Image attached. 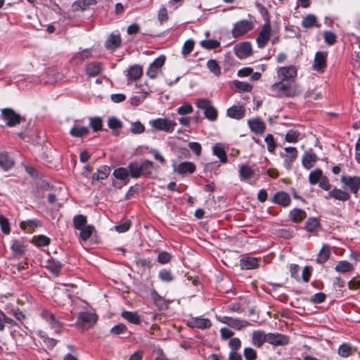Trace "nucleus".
<instances>
[{
	"mask_svg": "<svg viewBox=\"0 0 360 360\" xmlns=\"http://www.w3.org/2000/svg\"><path fill=\"white\" fill-rule=\"evenodd\" d=\"M271 93L278 97H293L301 93L300 86L292 82L284 83L283 81L271 86Z\"/></svg>",
	"mask_w": 360,
	"mask_h": 360,
	"instance_id": "1",
	"label": "nucleus"
},
{
	"mask_svg": "<svg viewBox=\"0 0 360 360\" xmlns=\"http://www.w3.org/2000/svg\"><path fill=\"white\" fill-rule=\"evenodd\" d=\"M129 169L133 178H139L141 176H151L153 171L156 172L158 167L149 160H143L141 162H135L130 163Z\"/></svg>",
	"mask_w": 360,
	"mask_h": 360,
	"instance_id": "2",
	"label": "nucleus"
},
{
	"mask_svg": "<svg viewBox=\"0 0 360 360\" xmlns=\"http://www.w3.org/2000/svg\"><path fill=\"white\" fill-rule=\"evenodd\" d=\"M274 32L272 30L269 21L267 20L262 25V29L256 39L258 47L261 49L265 47L269 40H271L272 44L278 42V38L277 37H274Z\"/></svg>",
	"mask_w": 360,
	"mask_h": 360,
	"instance_id": "3",
	"label": "nucleus"
},
{
	"mask_svg": "<svg viewBox=\"0 0 360 360\" xmlns=\"http://www.w3.org/2000/svg\"><path fill=\"white\" fill-rule=\"evenodd\" d=\"M196 106L204 111V115L210 121L217 118V110L208 99L201 98L196 101Z\"/></svg>",
	"mask_w": 360,
	"mask_h": 360,
	"instance_id": "4",
	"label": "nucleus"
},
{
	"mask_svg": "<svg viewBox=\"0 0 360 360\" xmlns=\"http://www.w3.org/2000/svg\"><path fill=\"white\" fill-rule=\"evenodd\" d=\"M97 315L94 313L84 311L78 314L77 325L82 329L92 327L97 321Z\"/></svg>",
	"mask_w": 360,
	"mask_h": 360,
	"instance_id": "5",
	"label": "nucleus"
},
{
	"mask_svg": "<svg viewBox=\"0 0 360 360\" xmlns=\"http://www.w3.org/2000/svg\"><path fill=\"white\" fill-rule=\"evenodd\" d=\"M1 116L8 127H14L20 123L22 117L11 108L1 110Z\"/></svg>",
	"mask_w": 360,
	"mask_h": 360,
	"instance_id": "6",
	"label": "nucleus"
},
{
	"mask_svg": "<svg viewBox=\"0 0 360 360\" xmlns=\"http://www.w3.org/2000/svg\"><path fill=\"white\" fill-rule=\"evenodd\" d=\"M151 126L156 129L172 132L174 129L176 123L174 121L169 120L163 118H158L150 122Z\"/></svg>",
	"mask_w": 360,
	"mask_h": 360,
	"instance_id": "7",
	"label": "nucleus"
},
{
	"mask_svg": "<svg viewBox=\"0 0 360 360\" xmlns=\"http://www.w3.org/2000/svg\"><path fill=\"white\" fill-rule=\"evenodd\" d=\"M252 28V25L250 21L243 20L235 24L232 33L235 37H239L246 34Z\"/></svg>",
	"mask_w": 360,
	"mask_h": 360,
	"instance_id": "8",
	"label": "nucleus"
},
{
	"mask_svg": "<svg viewBox=\"0 0 360 360\" xmlns=\"http://www.w3.org/2000/svg\"><path fill=\"white\" fill-rule=\"evenodd\" d=\"M297 75V69L293 65L282 67L278 69L277 76L283 82L293 79Z\"/></svg>",
	"mask_w": 360,
	"mask_h": 360,
	"instance_id": "9",
	"label": "nucleus"
},
{
	"mask_svg": "<svg viewBox=\"0 0 360 360\" xmlns=\"http://www.w3.org/2000/svg\"><path fill=\"white\" fill-rule=\"evenodd\" d=\"M341 182L345 186L348 187L352 193L356 194L360 188V177L354 176H342Z\"/></svg>",
	"mask_w": 360,
	"mask_h": 360,
	"instance_id": "10",
	"label": "nucleus"
},
{
	"mask_svg": "<svg viewBox=\"0 0 360 360\" xmlns=\"http://www.w3.org/2000/svg\"><path fill=\"white\" fill-rule=\"evenodd\" d=\"M165 61V57L161 56L156 58L150 65L147 70V75L151 78H155L158 73L160 72L162 66L164 65Z\"/></svg>",
	"mask_w": 360,
	"mask_h": 360,
	"instance_id": "11",
	"label": "nucleus"
},
{
	"mask_svg": "<svg viewBox=\"0 0 360 360\" xmlns=\"http://www.w3.org/2000/svg\"><path fill=\"white\" fill-rule=\"evenodd\" d=\"M285 154H281V157L284 159V167L287 169L291 168L292 162H293L297 158V150L295 147H286L284 149Z\"/></svg>",
	"mask_w": 360,
	"mask_h": 360,
	"instance_id": "12",
	"label": "nucleus"
},
{
	"mask_svg": "<svg viewBox=\"0 0 360 360\" xmlns=\"http://www.w3.org/2000/svg\"><path fill=\"white\" fill-rule=\"evenodd\" d=\"M219 321L236 330H240L241 328L250 325L247 321L234 319L229 316H224L221 318Z\"/></svg>",
	"mask_w": 360,
	"mask_h": 360,
	"instance_id": "13",
	"label": "nucleus"
},
{
	"mask_svg": "<svg viewBox=\"0 0 360 360\" xmlns=\"http://www.w3.org/2000/svg\"><path fill=\"white\" fill-rule=\"evenodd\" d=\"M41 316L50 324L51 328H53L56 333L60 332L61 324L60 321L56 319L53 313L43 309L41 311Z\"/></svg>",
	"mask_w": 360,
	"mask_h": 360,
	"instance_id": "14",
	"label": "nucleus"
},
{
	"mask_svg": "<svg viewBox=\"0 0 360 360\" xmlns=\"http://www.w3.org/2000/svg\"><path fill=\"white\" fill-rule=\"evenodd\" d=\"M188 326L191 328L207 329L211 327L212 323L209 319L194 317L188 321Z\"/></svg>",
	"mask_w": 360,
	"mask_h": 360,
	"instance_id": "15",
	"label": "nucleus"
},
{
	"mask_svg": "<svg viewBox=\"0 0 360 360\" xmlns=\"http://www.w3.org/2000/svg\"><path fill=\"white\" fill-rule=\"evenodd\" d=\"M326 52L319 51L315 54L313 68L316 71H323L326 66Z\"/></svg>",
	"mask_w": 360,
	"mask_h": 360,
	"instance_id": "16",
	"label": "nucleus"
},
{
	"mask_svg": "<svg viewBox=\"0 0 360 360\" xmlns=\"http://www.w3.org/2000/svg\"><path fill=\"white\" fill-rule=\"evenodd\" d=\"M266 342L274 345H284L288 343V336L281 334H267Z\"/></svg>",
	"mask_w": 360,
	"mask_h": 360,
	"instance_id": "17",
	"label": "nucleus"
},
{
	"mask_svg": "<svg viewBox=\"0 0 360 360\" xmlns=\"http://www.w3.org/2000/svg\"><path fill=\"white\" fill-rule=\"evenodd\" d=\"M236 56L240 58H244L251 54L252 47L249 42L240 43L235 46Z\"/></svg>",
	"mask_w": 360,
	"mask_h": 360,
	"instance_id": "18",
	"label": "nucleus"
},
{
	"mask_svg": "<svg viewBox=\"0 0 360 360\" xmlns=\"http://www.w3.org/2000/svg\"><path fill=\"white\" fill-rule=\"evenodd\" d=\"M251 131L257 134H262L265 129V124L260 118L251 119L248 121Z\"/></svg>",
	"mask_w": 360,
	"mask_h": 360,
	"instance_id": "19",
	"label": "nucleus"
},
{
	"mask_svg": "<svg viewBox=\"0 0 360 360\" xmlns=\"http://www.w3.org/2000/svg\"><path fill=\"white\" fill-rule=\"evenodd\" d=\"M316 155L311 152H305L302 158V163L304 168L309 169L314 167L316 162Z\"/></svg>",
	"mask_w": 360,
	"mask_h": 360,
	"instance_id": "20",
	"label": "nucleus"
},
{
	"mask_svg": "<svg viewBox=\"0 0 360 360\" xmlns=\"http://www.w3.org/2000/svg\"><path fill=\"white\" fill-rule=\"evenodd\" d=\"M274 202L283 207H287L290 203V198L286 192L280 191L274 195Z\"/></svg>",
	"mask_w": 360,
	"mask_h": 360,
	"instance_id": "21",
	"label": "nucleus"
},
{
	"mask_svg": "<svg viewBox=\"0 0 360 360\" xmlns=\"http://www.w3.org/2000/svg\"><path fill=\"white\" fill-rule=\"evenodd\" d=\"M227 115L231 118L240 120L245 115V108L243 106H232L227 110Z\"/></svg>",
	"mask_w": 360,
	"mask_h": 360,
	"instance_id": "22",
	"label": "nucleus"
},
{
	"mask_svg": "<svg viewBox=\"0 0 360 360\" xmlns=\"http://www.w3.org/2000/svg\"><path fill=\"white\" fill-rule=\"evenodd\" d=\"M102 70V64L99 62H91L87 64L86 72L90 77H95Z\"/></svg>",
	"mask_w": 360,
	"mask_h": 360,
	"instance_id": "23",
	"label": "nucleus"
},
{
	"mask_svg": "<svg viewBox=\"0 0 360 360\" xmlns=\"http://www.w3.org/2000/svg\"><path fill=\"white\" fill-rule=\"evenodd\" d=\"M121 39L119 34H110L105 41V46L108 49L115 50L120 46Z\"/></svg>",
	"mask_w": 360,
	"mask_h": 360,
	"instance_id": "24",
	"label": "nucleus"
},
{
	"mask_svg": "<svg viewBox=\"0 0 360 360\" xmlns=\"http://www.w3.org/2000/svg\"><path fill=\"white\" fill-rule=\"evenodd\" d=\"M14 165V162L11 158L7 152L0 153V167L4 170L11 169Z\"/></svg>",
	"mask_w": 360,
	"mask_h": 360,
	"instance_id": "25",
	"label": "nucleus"
},
{
	"mask_svg": "<svg viewBox=\"0 0 360 360\" xmlns=\"http://www.w3.org/2000/svg\"><path fill=\"white\" fill-rule=\"evenodd\" d=\"M333 198L338 200L346 201L349 198V194L340 189L334 188L329 192L327 198Z\"/></svg>",
	"mask_w": 360,
	"mask_h": 360,
	"instance_id": "26",
	"label": "nucleus"
},
{
	"mask_svg": "<svg viewBox=\"0 0 360 360\" xmlns=\"http://www.w3.org/2000/svg\"><path fill=\"white\" fill-rule=\"evenodd\" d=\"M142 68L141 66L136 65L129 68L127 71V78L130 81L137 80L142 75Z\"/></svg>",
	"mask_w": 360,
	"mask_h": 360,
	"instance_id": "27",
	"label": "nucleus"
},
{
	"mask_svg": "<svg viewBox=\"0 0 360 360\" xmlns=\"http://www.w3.org/2000/svg\"><path fill=\"white\" fill-rule=\"evenodd\" d=\"M195 169V165L191 162H184L174 169L179 174L193 173Z\"/></svg>",
	"mask_w": 360,
	"mask_h": 360,
	"instance_id": "28",
	"label": "nucleus"
},
{
	"mask_svg": "<svg viewBox=\"0 0 360 360\" xmlns=\"http://www.w3.org/2000/svg\"><path fill=\"white\" fill-rule=\"evenodd\" d=\"M95 4L94 0H77L72 4L73 11H84L90 5Z\"/></svg>",
	"mask_w": 360,
	"mask_h": 360,
	"instance_id": "29",
	"label": "nucleus"
},
{
	"mask_svg": "<svg viewBox=\"0 0 360 360\" xmlns=\"http://www.w3.org/2000/svg\"><path fill=\"white\" fill-rule=\"evenodd\" d=\"M267 335L262 331L257 330L252 333V343L257 347H260L264 342H266Z\"/></svg>",
	"mask_w": 360,
	"mask_h": 360,
	"instance_id": "30",
	"label": "nucleus"
},
{
	"mask_svg": "<svg viewBox=\"0 0 360 360\" xmlns=\"http://www.w3.org/2000/svg\"><path fill=\"white\" fill-rule=\"evenodd\" d=\"M89 132L87 127L75 124L70 129V134L74 137H82Z\"/></svg>",
	"mask_w": 360,
	"mask_h": 360,
	"instance_id": "31",
	"label": "nucleus"
},
{
	"mask_svg": "<svg viewBox=\"0 0 360 360\" xmlns=\"http://www.w3.org/2000/svg\"><path fill=\"white\" fill-rule=\"evenodd\" d=\"M122 316L128 322L133 324H139L141 322L140 317L136 312L125 311L122 313Z\"/></svg>",
	"mask_w": 360,
	"mask_h": 360,
	"instance_id": "32",
	"label": "nucleus"
},
{
	"mask_svg": "<svg viewBox=\"0 0 360 360\" xmlns=\"http://www.w3.org/2000/svg\"><path fill=\"white\" fill-rule=\"evenodd\" d=\"M240 266L244 269H251L258 266V261L254 257H247L240 260Z\"/></svg>",
	"mask_w": 360,
	"mask_h": 360,
	"instance_id": "33",
	"label": "nucleus"
},
{
	"mask_svg": "<svg viewBox=\"0 0 360 360\" xmlns=\"http://www.w3.org/2000/svg\"><path fill=\"white\" fill-rule=\"evenodd\" d=\"M302 25L305 28H311L314 26L319 27L317 24L316 17L312 14H309L303 18Z\"/></svg>",
	"mask_w": 360,
	"mask_h": 360,
	"instance_id": "34",
	"label": "nucleus"
},
{
	"mask_svg": "<svg viewBox=\"0 0 360 360\" xmlns=\"http://www.w3.org/2000/svg\"><path fill=\"white\" fill-rule=\"evenodd\" d=\"M306 216V212L301 209H294L290 212V219L296 223L302 221Z\"/></svg>",
	"mask_w": 360,
	"mask_h": 360,
	"instance_id": "35",
	"label": "nucleus"
},
{
	"mask_svg": "<svg viewBox=\"0 0 360 360\" xmlns=\"http://www.w3.org/2000/svg\"><path fill=\"white\" fill-rule=\"evenodd\" d=\"M335 269L338 272L347 273L352 271L354 269L353 266L347 261H340L335 266Z\"/></svg>",
	"mask_w": 360,
	"mask_h": 360,
	"instance_id": "36",
	"label": "nucleus"
},
{
	"mask_svg": "<svg viewBox=\"0 0 360 360\" xmlns=\"http://www.w3.org/2000/svg\"><path fill=\"white\" fill-rule=\"evenodd\" d=\"M73 225L75 229L77 230L86 226V217L82 214L75 215L73 218Z\"/></svg>",
	"mask_w": 360,
	"mask_h": 360,
	"instance_id": "37",
	"label": "nucleus"
},
{
	"mask_svg": "<svg viewBox=\"0 0 360 360\" xmlns=\"http://www.w3.org/2000/svg\"><path fill=\"white\" fill-rule=\"evenodd\" d=\"M94 230L95 228L92 225H87L86 226L83 227L82 229L79 230L80 231V238L84 241L87 240L91 237Z\"/></svg>",
	"mask_w": 360,
	"mask_h": 360,
	"instance_id": "38",
	"label": "nucleus"
},
{
	"mask_svg": "<svg viewBox=\"0 0 360 360\" xmlns=\"http://www.w3.org/2000/svg\"><path fill=\"white\" fill-rule=\"evenodd\" d=\"M253 170L247 165H242L239 169V176L241 181L250 179L253 175Z\"/></svg>",
	"mask_w": 360,
	"mask_h": 360,
	"instance_id": "39",
	"label": "nucleus"
},
{
	"mask_svg": "<svg viewBox=\"0 0 360 360\" xmlns=\"http://www.w3.org/2000/svg\"><path fill=\"white\" fill-rule=\"evenodd\" d=\"M329 256L330 247L328 245H323L319 253L317 262L319 263H324L328 259Z\"/></svg>",
	"mask_w": 360,
	"mask_h": 360,
	"instance_id": "40",
	"label": "nucleus"
},
{
	"mask_svg": "<svg viewBox=\"0 0 360 360\" xmlns=\"http://www.w3.org/2000/svg\"><path fill=\"white\" fill-rule=\"evenodd\" d=\"M207 67L216 76H219L221 74V68L215 60H209L207 63Z\"/></svg>",
	"mask_w": 360,
	"mask_h": 360,
	"instance_id": "41",
	"label": "nucleus"
},
{
	"mask_svg": "<svg viewBox=\"0 0 360 360\" xmlns=\"http://www.w3.org/2000/svg\"><path fill=\"white\" fill-rule=\"evenodd\" d=\"M113 176L122 181H125L129 176V172L126 168L120 167L114 170Z\"/></svg>",
	"mask_w": 360,
	"mask_h": 360,
	"instance_id": "42",
	"label": "nucleus"
},
{
	"mask_svg": "<svg viewBox=\"0 0 360 360\" xmlns=\"http://www.w3.org/2000/svg\"><path fill=\"white\" fill-rule=\"evenodd\" d=\"M20 228L25 230L28 228V231H31L34 227L40 226V222L37 219H32L27 221H22L20 224Z\"/></svg>",
	"mask_w": 360,
	"mask_h": 360,
	"instance_id": "43",
	"label": "nucleus"
},
{
	"mask_svg": "<svg viewBox=\"0 0 360 360\" xmlns=\"http://www.w3.org/2000/svg\"><path fill=\"white\" fill-rule=\"evenodd\" d=\"M321 179L322 171L320 169H316L309 175V181L312 185L317 184Z\"/></svg>",
	"mask_w": 360,
	"mask_h": 360,
	"instance_id": "44",
	"label": "nucleus"
},
{
	"mask_svg": "<svg viewBox=\"0 0 360 360\" xmlns=\"http://www.w3.org/2000/svg\"><path fill=\"white\" fill-rule=\"evenodd\" d=\"M212 151H213V154L214 155L217 156L222 163H224L226 162V160H227L226 155L224 150L221 147L218 146H214L212 147Z\"/></svg>",
	"mask_w": 360,
	"mask_h": 360,
	"instance_id": "45",
	"label": "nucleus"
},
{
	"mask_svg": "<svg viewBox=\"0 0 360 360\" xmlns=\"http://www.w3.org/2000/svg\"><path fill=\"white\" fill-rule=\"evenodd\" d=\"M300 133L297 130H289L286 134L285 139L289 143H295L298 141Z\"/></svg>",
	"mask_w": 360,
	"mask_h": 360,
	"instance_id": "46",
	"label": "nucleus"
},
{
	"mask_svg": "<svg viewBox=\"0 0 360 360\" xmlns=\"http://www.w3.org/2000/svg\"><path fill=\"white\" fill-rule=\"evenodd\" d=\"M33 243L37 246H46L50 243V239L43 235L35 236L32 239Z\"/></svg>",
	"mask_w": 360,
	"mask_h": 360,
	"instance_id": "47",
	"label": "nucleus"
},
{
	"mask_svg": "<svg viewBox=\"0 0 360 360\" xmlns=\"http://www.w3.org/2000/svg\"><path fill=\"white\" fill-rule=\"evenodd\" d=\"M0 226L4 234H9L11 232L10 224L7 218L0 214Z\"/></svg>",
	"mask_w": 360,
	"mask_h": 360,
	"instance_id": "48",
	"label": "nucleus"
},
{
	"mask_svg": "<svg viewBox=\"0 0 360 360\" xmlns=\"http://www.w3.org/2000/svg\"><path fill=\"white\" fill-rule=\"evenodd\" d=\"M200 44L206 49H214L219 46V42L213 39L202 40Z\"/></svg>",
	"mask_w": 360,
	"mask_h": 360,
	"instance_id": "49",
	"label": "nucleus"
},
{
	"mask_svg": "<svg viewBox=\"0 0 360 360\" xmlns=\"http://www.w3.org/2000/svg\"><path fill=\"white\" fill-rule=\"evenodd\" d=\"M353 349L348 344L342 345L338 349V354L342 357H347L352 353Z\"/></svg>",
	"mask_w": 360,
	"mask_h": 360,
	"instance_id": "50",
	"label": "nucleus"
},
{
	"mask_svg": "<svg viewBox=\"0 0 360 360\" xmlns=\"http://www.w3.org/2000/svg\"><path fill=\"white\" fill-rule=\"evenodd\" d=\"M110 172V168L108 166H101L97 170V179H101V180L105 179L108 176Z\"/></svg>",
	"mask_w": 360,
	"mask_h": 360,
	"instance_id": "51",
	"label": "nucleus"
},
{
	"mask_svg": "<svg viewBox=\"0 0 360 360\" xmlns=\"http://www.w3.org/2000/svg\"><path fill=\"white\" fill-rule=\"evenodd\" d=\"M193 110V106L191 103H185L177 109L178 114L181 115L191 113Z\"/></svg>",
	"mask_w": 360,
	"mask_h": 360,
	"instance_id": "52",
	"label": "nucleus"
},
{
	"mask_svg": "<svg viewBox=\"0 0 360 360\" xmlns=\"http://www.w3.org/2000/svg\"><path fill=\"white\" fill-rule=\"evenodd\" d=\"M319 225V222L316 218H310L306 222V229L309 232H313Z\"/></svg>",
	"mask_w": 360,
	"mask_h": 360,
	"instance_id": "53",
	"label": "nucleus"
},
{
	"mask_svg": "<svg viewBox=\"0 0 360 360\" xmlns=\"http://www.w3.org/2000/svg\"><path fill=\"white\" fill-rule=\"evenodd\" d=\"M11 248L15 253L18 255H22L25 250L24 245L18 240L13 241Z\"/></svg>",
	"mask_w": 360,
	"mask_h": 360,
	"instance_id": "54",
	"label": "nucleus"
},
{
	"mask_svg": "<svg viewBox=\"0 0 360 360\" xmlns=\"http://www.w3.org/2000/svg\"><path fill=\"white\" fill-rule=\"evenodd\" d=\"M126 331L127 326L123 323H120L112 327L110 330V333L114 335H119L125 333Z\"/></svg>",
	"mask_w": 360,
	"mask_h": 360,
	"instance_id": "55",
	"label": "nucleus"
},
{
	"mask_svg": "<svg viewBox=\"0 0 360 360\" xmlns=\"http://www.w3.org/2000/svg\"><path fill=\"white\" fill-rule=\"evenodd\" d=\"M325 42L329 45H333L336 41L335 34L330 31H326L323 33Z\"/></svg>",
	"mask_w": 360,
	"mask_h": 360,
	"instance_id": "56",
	"label": "nucleus"
},
{
	"mask_svg": "<svg viewBox=\"0 0 360 360\" xmlns=\"http://www.w3.org/2000/svg\"><path fill=\"white\" fill-rule=\"evenodd\" d=\"M171 258H172V255H170V253H169L166 251H162L158 254V261L160 264H166L169 262Z\"/></svg>",
	"mask_w": 360,
	"mask_h": 360,
	"instance_id": "57",
	"label": "nucleus"
},
{
	"mask_svg": "<svg viewBox=\"0 0 360 360\" xmlns=\"http://www.w3.org/2000/svg\"><path fill=\"white\" fill-rule=\"evenodd\" d=\"M194 43L192 40H187L182 48L181 53L184 56L189 54L193 49Z\"/></svg>",
	"mask_w": 360,
	"mask_h": 360,
	"instance_id": "58",
	"label": "nucleus"
},
{
	"mask_svg": "<svg viewBox=\"0 0 360 360\" xmlns=\"http://www.w3.org/2000/svg\"><path fill=\"white\" fill-rule=\"evenodd\" d=\"M131 226V221L129 220L124 221L122 224L116 225L115 230L118 233H124L127 231Z\"/></svg>",
	"mask_w": 360,
	"mask_h": 360,
	"instance_id": "59",
	"label": "nucleus"
},
{
	"mask_svg": "<svg viewBox=\"0 0 360 360\" xmlns=\"http://www.w3.org/2000/svg\"><path fill=\"white\" fill-rule=\"evenodd\" d=\"M47 267L50 269L53 273L58 274L60 269L61 264L58 261H49Z\"/></svg>",
	"mask_w": 360,
	"mask_h": 360,
	"instance_id": "60",
	"label": "nucleus"
},
{
	"mask_svg": "<svg viewBox=\"0 0 360 360\" xmlns=\"http://www.w3.org/2000/svg\"><path fill=\"white\" fill-rule=\"evenodd\" d=\"M90 125L96 131L101 130L102 128V120L99 117L91 118L90 120Z\"/></svg>",
	"mask_w": 360,
	"mask_h": 360,
	"instance_id": "61",
	"label": "nucleus"
},
{
	"mask_svg": "<svg viewBox=\"0 0 360 360\" xmlns=\"http://www.w3.org/2000/svg\"><path fill=\"white\" fill-rule=\"evenodd\" d=\"M265 142L266 143L268 150L269 152H273L276 147L273 136L270 134H267V136L265 137Z\"/></svg>",
	"mask_w": 360,
	"mask_h": 360,
	"instance_id": "62",
	"label": "nucleus"
},
{
	"mask_svg": "<svg viewBox=\"0 0 360 360\" xmlns=\"http://www.w3.org/2000/svg\"><path fill=\"white\" fill-rule=\"evenodd\" d=\"M244 356L246 360H255L257 353L252 348L247 347L244 349Z\"/></svg>",
	"mask_w": 360,
	"mask_h": 360,
	"instance_id": "63",
	"label": "nucleus"
},
{
	"mask_svg": "<svg viewBox=\"0 0 360 360\" xmlns=\"http://www.w3.org/2000/svg\"><path fill=\"white\" fill-rule=\"evenodd\" d=\"M159 278L162 281H166V282H169V281H172V279H173L170 271H169L166 269L161 270L159 272Z\"/></svg>",
	"mask_w": 360,
	"mask_h": 360,
	"instance_id": "64",
	"label": "nucleus"
}]
</instances>
